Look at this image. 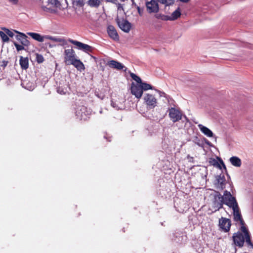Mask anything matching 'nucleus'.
I'll list each match as a JSON object with an SVG mask.
<instances>
[{
	"label": "nucleus",
	"mask_w": 253,
	"mask_h": 253,
	"mask_svg": "<svg viewBox=\"0 0 253 253\" xmlns=\"http://www.w3.org/2000/svg\"><path fill=\"white\" fill-rule=\"evenodd\" d=\"M172 240L178 244H182L186 241L187 236L185 233L178 231L173 234Z\"/></svg>",
	"instance_id": "nucleus-13"
},
{
	"label": "nucleus",
	"mask_w": 253,
	"mask_h": 253,
	"mask_svg": "<svg viewBox=\"0 0 253 253\" xmlns=\"http://www.w3.org/2000/svg\"><path fill=\"white\" fill-rule=\"evenodd\" d=\"M5 33L6 34L7 36H9L10 37H13L14 36V33L12 31L9 30L8 29H6L5 28L2 29Z\"/></svg>",
	"instance_id": "nucleus-33"
},
{
	"label": "nucleus",
	"mask_w": 253,
	"mask_h": 253,
	"mask_svg": "<svg viewBox=\"0 0 253 253\" xmlns=\"http://www.w3.org/2000/svg\"><path fill=\"white\" fill-rule=\"evenodd\" d=\"M222 196L223 204L227 205L230 208L232 209L238 206L235 197H233L230 192L225 190L224 192L223 195Z\"/></svg>",
	"instance_id": "nucleus-3"
},
{
	"label": "nucleus",
	"mask_w": 253,
	"mask_h": 253,
	"mask_svg": "<svg viewBox=\"0 0 253 253\" xmlns=\"http://www.w3.org/2000/svg\"><path fill=\"white\" fill-rule=\"evenodd\" d=\"M181 15L180 9L179 7H178L175 11H174L170 16L168 17L167 16H165V18H163V20H174L177 19L178 17H179Z\"/></svg>",
	"instance_id": "nucleus-20"
},
{
	"label": "nucleus",
	"mask_w": 253,
	"mask_h": 253,
	"mask_svg": "<svg viewBox=\"0 0 253 253\" xmlns=\"http://www.w3.org/2000/svg\"><path fill=\"white\" fill-rule=\"evenodd\" d=\"M118 10L123 9V6L121 4H120V3L118 4Z\"/></svg>",
	"instance_id": "nucleus-39"
},
{
	"label": "nucleus",
	"mask_w": 253,
	"mask_h": 253,
	"mask_svg": "<svg viewBox=\"0 0 253 253\" xmlns=\"http://www.w3.org/2000/svg\"><path fill=\"white\" fill-rule=\"evenodd\" d=\"M231 225V221L229 219L221 217V218L219 220L220 228L224 232H228L230 230Z\"/></svg>",
	"instance_id": "nucleus-15"
},
{
	"label": "nucleus",
	"mask_w": 253,
	"mask_h": 253,
	"mask_svg": "<svg viewBox=\"0 0 253 253\" xmlns=\"http://www.w3.org/2000/svg\"><path fill=\"white\" fill-rule=\"evenodd\" d=\"M68 41L69 42L76 45L78 49L83 50L85 52H92L93 50V47L88 44L71 39H68Z\"/></svg>",
	"instance_id": "nucleus-6"
},
{
	"label": "nucleus",
	"mask_w": 253,
	"mask_h": 253,
	"mask_svg": "<svg viewBox=\"0 0 253 253\" xmlns=\"http://www.w3.org/2000/svg\"><path fill=\"white\" fill-rule=\"evenodd\" d=\"M215 185L219 189H223L225 188L226 180L223 174H220L216 176Z\"/></svg>",
	"instance_id": "nucleus-16"
},
{
	"label": "nucleus",
	"mask_w": 253,
	"mask_h": 253,
	"mask_svg": "<svg viewBox=\"0 0 253 253\" xmlns=\"http://www.w3.org/2000/svg\"><path fill=\"white\" fill-rule=\"evenodd\" d=\"M130 76L131 77V78L134 80L135 81H136L137 82V83L138 84H140V83H141L142 82V80L141 79H140V77H139L138 76H137L136 75H135V74L133 73H130Z\"/></svg>",
	"instance_id": "nucleus-27"
},
{
	"label": "nucleus",
	"mask_w": 253,
	"mask_h": 253,
	"mask_svg": "<svg viewBox=\"0 0 253 253\" xmlns=\"http://www.w3.org/2000/svg\"><path fill=\"white\" fill-rule=\"evenodd\" d=\"M214 164H213V165H215V164H216V165L217 166V167H218L219 168H220V169H221V167L220 166V165L219 164H218L217 162H216V161H214Z\"/></svg>",
	"instance_id": "nucleus-38"
},
{
	"label": "nucleus",
	"mask_w": 253,
	"mask_h": 253,
	"mask_svg": "<svg viewBox=\"0 0 253 253\" xmlns=\"http://www.w3.org/2000/svg\"><path fill=\"white\" fill-rule=\"evenodd\" d=\"M141 85L143 91L148 90L149 89H154L153 87L150 84L144 82H141L140 84Z\"/></svg>",
	"instance_id": "nucleus-26"
},
{
	"label": "nucleus",
	"mask_w": 253,
	"mask_h": 253,
	"mask_svg": "<svg viewBox=\"0 0 253 253\" xmlns=\"http://www.w3.org/2000/svg\"><path fill=\"white\" fill-rule=\"evenodd\" d=\"M144 102L148 109H153L157 105V100L154 95L151 94L147 93L144 97Z\"/></svg>",
	"instance_id": "nucleus-7"
},
{
	"label": "nucleus",
	"mask_w": 253,
	"mask_h": 253,
	"mask_svg": "<svg viewBox=\"0 0 253 253\" xmlns=\"http://www.w3.org/2000/svg\"><path fill=\"white\" fill-rule=\"evenodd\" d=\"M14 32L18 34L16 36V39L20 41L23 45L28 46L30 45V42L27 40V36L22 33L14 30Z\"/></svg>",
	"instance_id": "nucleus-17"
},
{
	"label": "nucleus",
	"mask_w": 253,
	"mask_h": 253,
	"mask_svg": "<svg viewBox=\"0 0 253 253\" xmlns=\"http://www.w3.org/2000/svg\"><path fill=\"white\" fill-rule=\"evenodd\" d=\"M160 94L161 96H165V95H166V94L164 92H160Z\"/></svg>",
	"instance_id": "nucleus-40"
},
{
	"label": "nucleus",
	"mask_w": 253,
	"mask_h": 253,
	"mask_svg": "<svg viewBox=\"0 0 253 253\" xmlns=\"http://www.w3.org/2000/svg\"><path fill=\"white\" fill-rule=\"evenodd\" d=\"M198 126L200 130L201 131V132L207 136L211 137L213 136L212 132L206 126H205L201 124H199L198 125Z\"/></svg>",
	"instance_id": "nucleus-21"
},
{
	"label": "nucleus",
	"mask_w": 253,
	"mask_h": 253,
	"mask_svg": "<svg viewBox=\"0 0 253 253\" xmlns=\"http://www.w3.org/2000/svg\"><path fill=\"white\" fill-rule=\"evenodd\" d=\"M100 4L99 0H88L87 1V4L92 7H98Z\"/></svg>",
	"instance_id": "nucleus-25"
},
{
	"label": "nucleus",
	"mask_w": 253,
	"mask_h": 253,
	"mask_svg": "<svg viewBox=\"0 0 253 253\" xmlns=\"http://www.w3.org/2000/svg\"><path fill=\"white\" fill-rule=\"evenodd\" d=\"M169 115L170 120L173 122H176L182 119V114L175 108L171 107L169 110Z\"/></svg>",
	"instance_id": "nucleus-10"
},
{
	"label": "nucleus",
	"mask_w": 253,
	"mask_h": 253,
	"mask_svg": "<svg viewBox=\"0 0 253 253\" xmlns=\"http://www.w3.org/2000/svg\"><path fill=\"white\" fill-rule=\"evenodd\" d=\"M9 1L14 4H17L18 2V0H9Z\"/></svg>",
	"instance_id": "nucleus-37"
},
{
	"label": "nucleus",
	"mask_w": 253,
	"mask_h": 253,
	"mask_svg": "<svg viewBox=\"0 0 253 253\" xmlns=\"http://www.w3.org/2000/svg\"><path fill=\"white\" fill-rule=\"evenodd\" d=\"M143 90L140 84L132 83L131 86V93L138 99H140L143 94Z\"/></svg>",
	"instance_id": "nucleus-11"
},
{
	"label": "nucleus",
	"mask_w": 253,
	"mask_h": 253,
	"mask_svg": "<svg viewBox=\"0 0 253 253\" xmlns=\"http://www.w3.org/2000/svg\"><path fill=\"white\" fill-rule=\"evenodd\" d=\"M122 1H124L125 0H121Z\"/></svg>",
	"instance_id": "nucleus-47"
},
{
	"label": "nucleus",
	"mask_w": 253,
	"mask_h": 253,
	"mask_svg": "<svg viewBox=\"0 0 253 253\" xmlns=\"http://www.w3.org/2000/svg\"><path fill=\"white\" fill-rule=\"evenodd\" d=\"M233 213V218L235 221L239 224L241 226L240 230L242 232H244L246 235L249 238L248 233L247 232V227L246 226L245 223L242 218L241 213L238 206L236 207L232 208ZM248 242H249L248 238Z\"/></svg>",
	"instance_id": "nucleus-2"
},
{
	"label": "nucleus",
	"mask_w": 253,
	"mask_h": 253,
	"mask_svg": "<svg viewBox=\"0 0 253 253\" xmlns=\"http://www.w3.org/2000/svg\"><path fill=\"white\" fill-rule=\"evenodd\" d=\"M181 2L186 3L188 2L190 0H179Z\"/></svg>",
	"instance_id": "nucleus-41"
},
{
	"label": "nucleus",
	"mask_w": 253,
	"mask_h": 253,
	"mask_svg": "<svg viewBox=\"0 0 253 253\" xmlns=\"http://www.w3.org/2000/svg\"><path fill=\"white\" fill-rule=\"evenodd\" d=\"M0 36L3 42H8L9 40L6 34L2 31H0Z\"/></svg>",
	"instance_id": "nucleus-29"
},
{
	"label": "nucleus",
	"mask_w": 253,
	"mask_h": 253,
	"mask_svg": "<svg viewBox=\"0 0 253 253\" xmlns=\"http://www.w3.org/2000/svg\"><path fill=\"white\" fill-rule=\"evenodd\" d=\"M64 55L65 61L67 65H70L71 63L76 59L75 51L72 49H65L64 51Z\"/></svg>",
	"instance_id": "nucleus-14"
},
{
	"label": "nucleus",
	"mask_w": 253,
	"mask_h": 253,
	"mask_svg": "<svg viewBox=\"0 0 253 253\" xmlns=\"http://www.w3.org/2000/svg\"><path fill=\"white\" fill-rule=\"evenodd\" d=\"M160 2L163 4H165L166 5H169L171 2H168V0H160Z\"/></svg>",
	"instance_id": "nucleus-35"
},
{
	"label": "nucleus",
	"mask_w": 253,
	"mask_h": 253,
	"mask_svg": "<svg viewBox=\"0 0 253 253\" xmlns=\"http://www.w3.org/2000/svg\"><path fill=\"white\" fill-rule=\"evenodd\" d=\"M111 106L113 108H115L116 110H119L120 109V107H118V106L117 105L116 103L113 102V101H112V102H111Z\"/></svg>",
	"instance_id": "nucleus-34"
},
{
	"label": "nucleus",
	"mask_w": 253,
	"mask_h": 253,
	"mask_svg": "<svg viewBox=\"0 0 253 253\" xmlns=\"http://www.w3.org/2000/svg\"><path fill=\"white\" fill-rule=\"evenodd\" d=\"M117 23L120 28L126 33H128L131 29V24L127 20L124 18H119L116 19Z\"/></svg>",
	"instance_id": "nucleus-9"
},
{
	"label": "nucleus",
	"mask_w": 253,
	"mask_h": 253,
	"mask_svg": "<svg viewBox=\"0 0 253 253\" xmlns=\"http://www.w3.org/2000/svg\"><path fill=\"white\" fill-rule=\"evenodd\" d=\"M71 64L74 65L75 67L81 71L84 69V64L79 59H75L73 62L71 63L70 65Z\"/></svg>",
	"instance_id": "nucleus-24"
},
{
	"label": "nucleus",
	"mask_w": 253,
	"mask_h": 253,
	"mask_svg": "<svg viewBox=\"0 0 253 253\" xmlns=\"http://www.w3.org/2000/svg\"><path fill=\"white\" fill-rule=\"evenodd\" d=\"M13 44H14V46H15L16 50L18 51H19L24 49V45H23L22 44L20 45V44H18V43H17L16 42H14Z\"/></svg>",
	"instance_id": "nucleus-31"
},
{
	"label": "nucleus",
	"mask_w": 253,
	"mask_h": 253,
	"mask_svg": "<svg viewBox=\"0 0 253 253\" xmlns=\"http://www.w3.org/2000/svg\"><path fill=\"white\" fill-rule=\"evenodd\" d=\"M147 10L149 13H157L159 11L158 3L156 0H151L146 2Z\"/></svg>",
	"instance_id": "nucleus-12"
},
{
	"label": "nucleus",
	"mask_w": 253,
	"mask_h": 253,
	"mask_svg": "<svg viewBox=\"0 0 253 253\" xmlns=\"http://www.w3.org/2000/svg\"><path fill=\"white\" fill-rule=\"evenodd\" d=\"M91 111L84 106H79L76 111V116L80 120H86L90 115Z\"/></svg>",
	"instance_id": "nucleus-5"
},
{
	"label": "nucleus",
	"mask_w": 253,
	"mask_h": 253,
	"mask_svg": "<svg viewBox=\"0 0 253 253\" xmlns=\"http://www.w3.org/2000/svg\"><path fill=\"white\" fill-rule=\"evenodd\" d=\"M42 8L44 11H46L47 9V8L45 6H42Z\"/></svg>",
	"instance_id": "nucleus-43"
},
{
	"label": "nucleus",
	"mask_w": 253,
	"mask_h": 253,
	"mask_svg": "<svg viewBox=\"0 0 253 253\" xmlns=\"http://www.w3.org/2000/svg\"><path fill=\"white\" fill-rule=\"evenodd\" d=\"M223 201L222 195L217 192L214 196V199L212 203V207L214 211H217L223 207Z\"/></svg>",
	"instance_id": "nucleus-8"
},
{
	"label": "nucleus",
	"mask_w": 253,
	"mask_h": 253,
	"mask_svg": "<svg viewBox=\"0 0 253 253\" xmlns=\"http://www.w3.org/2000/svg\"><path fill=\"white\" fill-rule=\"evenodd\" d=\"M221 163H222V165L223 166V167L224 169L226 170V168L225 165H224V164L223 163V162L222 161H221Z\"/></svg>",
	"instance_id": "nucleus-42"
},
{
	"label": "nucleus",
	"mask_w": 253,
	"mask_h": 253,
	"mask_svg": "<svg viewBox=\"0 0 253 253\" xmlns=\"http://www.w3.org/2000/svg\"><path fill=\"white\" fill-rule=\"evenodd\" d=\"M48 3L56 7H59L61 3L59 0H48Z\"/></svg>",
	"instance_id": "nucleus-28"
},
{
	"label": "nucleus",
	"mask_w": 253,
	"mask_h": 253,
	"mask_svg": "<svg viewBox=\"0 0 253 253\" xmlns=\"http://www.w3.org/2000/svg\"><path fill=\"white\" fill-rule=\"evenodd\" d=\"M19 64L23 70H26L29 67V60L27 57H20Z\"/></svg>",
	"instance_id": "nucleus-22"
},
{
	"label": "nucleus",
	"mask_w": 253,
	"mask_h": 253,
	"mask_svg": "<svg viewBox=\"0 0 253 253\" xmlns=\"http://www.w3.org/2000/svg\"><path fill=\"white\" fill-rule=\"evenodd\" d=\"M27 35L31 37L34 40L39 42H43L44 39L50 40L56 42H61L62 40L60 38H58L54 37H52L49 35L42 36L40 34L33 32H28Z\"/></svg>",
	"instance_id": "nucleus-4"
},
{
	"label": "nucleus",
	"mask_w": 253,
	"mask_h": 253,
	"mask_svg": "<svg viewBox=\"0 0 253 253\" xmlns=\"http://www.w3.org/2000/svg\"><path fill=\"white\" fill-rule=\"evenodd\" d=\"M73 3L76 6L80 7L84 5V0H74Z\"/></svg>",
	"instance_id": "nucleus-30"
},
{
	"label": "nucleus",
	"mask_w": 253,
	"mask_h": 253,
	"mask_svg": "<svg viewBox=\"0 0 253 253\" xmlns=\"http://www.w3.org/2000/svg\"><path fill=\"white\" fill-rule=\"evenodd\" d=\"M107 32L111 38L116 41L119 40V36L114 26L112 25L108 26L107 28Z\"/></svg>",
	"instance_id": "nucleus-19"
},
{
	"label": "nucleus",
	"mask_w": 253,
	"mask_h": 253,
	"mask_svg": "<svg viewBox=\"0 0 253 253\" xmlns=\"http://www.w3.org/2000/svg\"><path fill=\"white\" fill-rule=\"evenodd\" d=\"M49 47H52V45H50H50H49Z\"/></svg>",
	"instance_id": "nucleus-46"
},
{
	"label": "nucleus",
	"mask_w": 253,
	"mask_h": 253,
	"mask_svg": "<svg viewBox=\"0 0 253 253\" xmlns=\"http://www.w3.org/2000/svg\"><path fill=\"white\" fill-rule=\"evenodd\" d=\"M36 60L39 63H42L44 61V58L42 55L39 54L36 55Z\"/></svg>",
	"instance_id": "nucleus-32"
},
{
	"label": "nucleus",
	"mask_w": 253,
	"mask_h": 253,
	"mask_svg": "<svg viewBox=\"0 0 253 253\" xmlns=\"http://www.w3.org/2000/svg\"><path fill=\"white\" fill-rule=\"evenodd\" d=\"M168 2H171V4L172 3V2L171 1V0H168Z\"/></svg>",
	"instance_id": "nucleus-44"
},
{
	"label": "nucleus",
	"mask_w": 253,
	"mask_h": 253,
	"mask_svg": "<svg viewBox=\"0 0 253 253\" xmlns=\"http://www.w3.org/2000/svg\"><path fill=\"white\" fill-rule=\"evenodd\" d=\"M106 1L111 2L114 4H117V0H106Z\"/></svg>",
	"instance_id": "nucleus-36"
},
{
	"label": "nucleus",
	"mask_w": 253,
	"mask_h": 253,
	"mask_svg": "<svg viewBox=\"0 0 253 253\" xmlns=\"http://www.w3.org/2000/svg\"><path fill=\"white\" fill-rule=\"evenodd\" d=\"M247 232L249 235V242H248V237L246 235V234L244 232H242L240 230V231H238L237 233H234L233 235L232 238L234 243L236 246L242 247L245 242L249 247L253 249V243L252 242L251 240V234L247 228Z\"/></svg>",
	"instance_id": "nucleus-1"
},
{
	"label": "nucleus",
	"mask_w": 253,
	"mask_h": 253,
	"mask_svg": "<svg viewBox=\"0 0 253 253\" xmlns=\"http://www.w3.org/2000/svg\"><path fill=\"white\" fill-rule=\"evenodd\" d=\"M229 162L232 166L240 167L242 165L241 160L237 156H232L229 159Z\"/></svg>",
	"instance_id": "nucleus-23"
},
{
	"label": "nucleus",
	"mask_w": 253,
	"mask_h": 253,
	"mask_svg": "<svg viewBox=\"0 0 253 253\" xmlns=\"http://www.w3.org/2000/svg\"><path fill=\"white\" fill-rule=\"evenodd\" d=\"M57 91H58V92H60V93H61V92H60V89H59H59H58V90H57Z\"/></svg>",
	"instance_id": "nucleus-45"
},
{
	"label": "nucleus",
	"mask_w": 253,
	"mask_h": 253,
	"mask_svg": "<svg viewBox=\"0 0 253 253\" xmlns=\"http://www.w3.org/2000/svg\"><path fill=\"white\" fill-rule=\"evenodd\" d=\"M107 65L110 68L116 69L118 70H121L125 68V70H126V67L122 64L121 63L114 60H110L107 62Z\"/></svg>",
	"instance_id": "nucleus-18"
}]
</instances>
